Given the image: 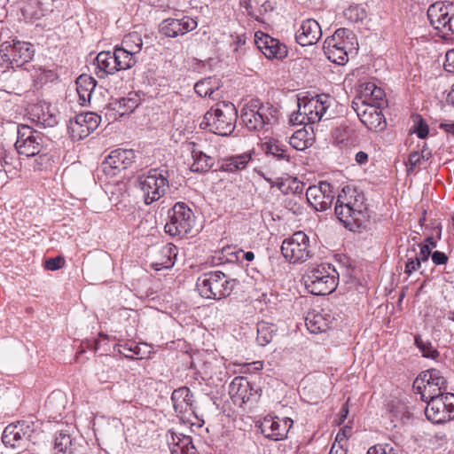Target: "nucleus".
<instances>
[{"mask_svg":"<svg viewBox=\"0 0 454 454\" xmlns=\"http://www.w3.org/2000/svg\"><path fill=\"white\" fill-rule=\"evenodd\" d=\"M427 18L442 38L454 34V3L436 2L431 4L427 10Z\"/></svg>","mask_w":454,"mask_h":454,"instance_id":"11","label":"nucleus"},{"mask_svg":"<svg viewBox=\"0 0 454 454\" xmlns=\"http://www.w3.org/2000/svg\"><path fill=\"white\" fill-rule=\"evenodd\" d=\"M71 445V437L64 433H59L54 441V448L59 452H66Z\"/></svg>","mask_w":454,"mask_h":454,"instance_id":"50","label":"nucleus"},{"mask_svg":"<svg viewBox=\"0 0 454 454\" xmlns=\"http://www.w3.org/2000/svg\"><path fill=\"white\" fill-rule=\"evenodd\" d=\"M421 259H429L432 249L436 247V241L433 237H427L425 241L418 245Z\"/></svg>","mask_w":454,"mask_h":454,"instance_id":"51","label":"nucleus"},{"mask_svg":"<svg viewBox=\"0 0 454 454\" xmlns=\"http://www.w3.org/2000/svg\"><path fill=\"white\" fill-rule=\"evenodd\" d=\"M34 429L31 425L27 422H18L16 424L8 425L2 435V442L5 446L11 448H23L26 443L32 441V434Z\"/></svg>","mask_w":454,"mask_h":454,"instance_id":"18","label":"nucleus"},{"mask_svg":"<svg viewBox=\"0 0 454 454\" xmlns=\"http://www.w3.org/2000/svg\"><path fill=\"white\" fill-rule=\"evenodd\" d=\"M312 144V138L304 129L295 131L290 137V145L296 150L302 151Z\"/></svg>","mask_w":454,"mask_h":454,"instance_id":"41","label":"nucleus"},{"mask_svg":"<svg viewBox=\"0 0 454 454\" xmlns=\"http://www.w3.org/2000/svg\"><path fill=\"white\" fill-rule=\"evenodd\" d=\"M335 192L328 182H320L318 185H311L307 189L308 203L317 211L328 209L334 199Z\"/></svg>","mask_w":454,"mask_h":454,"instance_id":"19","label":"nucleus"},{"mask_svg":"<svg viewBox=\"0 0 454 454\" xmlns=\"http://www.w3.org/2000/svg\"><path fill=\"white\" fill-rule=\"evenodd\" d=\"M356 161L360 165L365 164L368 161V154L362 151L358 152L356 154Z\"/></svg>","mask_w":454,"mask_h":454,"instance_id":"60","label":"nucleus"},{"mask_svg":"<svg viewBox=\"0 0 454 454\" xmlns=\"http://www.w3.org/2000/svg\"><path fill=\"white\" fill-rule=\"evenodd\" d=\"M430 256L433 263L436 266L445 265L449 261L446 254L441 251H434L431 253Z\"/></svg>","mask_w":454,"mask_h":454,"instance_id":"55","label":"nucleus"},{"mask_svg":"<svg viewBox=\"0 0 454 454\" xmlns=\"http://www.w3.org/2000/svg\"><path fill=\"white\" fill-rule=\"evenodd\" d=\"M198 26L197 21L185 15L178 18H168L160 24V32L167 37H177L194 30Z\"/></svg>","mask_w":454,"mask_h":454,"instance_id":"20","label":"nucleus"},{"mask_svg":"<svg viewBox=\"0 0 454 454\" xmlns=\"http://www.w3.org/2000/svg\"><path fill=\"white\" fill-rule=\"evenodd\" d=\"M96 81L91 76L82 74L76 80V90L79 96V103L85 106L90 102L92 92L96 87Z\"/></svg>","mask_w":454,"mask_h":454,"instance_id":"33","label":"nucleus"},{"mask_svg":"<svg viewBox=\"0 0 454 454\" xmlns=\"http://www.w3.org/2000/svg\"><path fill=\"white\" fill-rule=\"evenodd\" d=\"M361 122L370 130L379 132L386 128L387 122L380 106L361 105L352 106Z\"/></svg>","mask_w":454,"mask_h":454,"instance_id":"21","label":"nucleus"},{"mask_svg":"<svg viewBox=\"0 0 454 454\" xmlns=\"http://www.w3.org/2000/svg\"><path fill=\"white\" fill-rule=\"evenodd\" d=\"M333 103V98L327 94L317 95L310 98H299L298 110L291 115L290 121L294 125L317 123L326 115L327 110Z\"/></svg>","mask_w":454,"mask_h":454,"instance_id":"3","label":"nucleus"},{"mask_svg":"<svg viewBox=\"0 0 454 454\" xmlns=\"http://www.w3.org/2000/svg\"><path fill=\"white\" fill-rule=\"evenodd\" d=\"M425 415L433 423L441 424L454 419V395L447 393L424 401Z\"/></svg>","mask_w":454,"mask_h":454,"instance_id":"14","label":"nucleus"},{"mask_svg":"<svg viewBox=\"0 0 454 454\" xmlns=\"http://www.w3.org/2000/svg\"><path fill=\"white\" fill-rule=\"evenodd\" d=\"M277 113L271 104L252 99L242 108L240 118L249 130H268L277 121Z\"/></svg>","mask_w":454,"mask_h":454,"instance_id":"4","label":"nucleus"},{"mask_svg":"<svg viewBox=\"0 0 454 454\" xmlns=\"http://www.w3.org/2000/svg\"><path fill=\"white\" fill-rule=\"evenodd\" d=\"M229 394L234 402L246 403L255 399L257 390L254 391L250 382L242 376L235 377L230 384Z\"/></svg>","mask_w":454,"mask_h":454,"instance_id":"25","label":"nucleus"},{"mask_svg":"<svg viewBox=\"0 0 454 454\" xmlns=\"http://www.w3.org/2000/svg\"><path fill=\"white\" fill-rule=\"evenodd\" d=\"M343 14L351 22L362 21L367 17L366 9L360 4L350 5L344 11Z\"/></svg>","mask_w":454,"mask_h":454,"instance_id":"47","label":"nucleus"},{"mask_svg":"<svg viewBox=\"0 0 454 454\" xmlns=\"http://www.w3.org/2000/svg\"><path fill=\"white\" fill-rule=\"evenodd\" d=\"M30 115L33 121L43 127H53L58 123L59 117L48 104H41L31 108Z\"/></svg>","mask_w":454,"mask_h":454,"instance_id":"29","label":"nucleus"},{"mask_svg":"<svg viewBox=\"0 0 454 454\" xmlns=\"http://www.w3.org/2000/svg\"><path fill=\"white\" fill-rule=\"evenodd\" d=\"M415 345L422 352L424 357L435 359L439 356V352L432 346L428 340H424L420 335L415 336Z\"/></svg>","mask_w":454,"mask_h":454,"instance_id":"48","label":"nucleus"},{"mask_svg":"<svg viewBox=\"0 0 454 454\" xmlns=\"http://www.w3.org/2000/svg\"><path fill=\"white\" fill-rule=\"evenodd\" d=\"M251 160L252 155L249 153L226 157L221 160L219 170L228 173H236L245 169Z\"/></svg>","mask_w":454,"mask_h":454,"instance_id":"32","label":"nucleus"},{"mask_svg":"<svg viewBox=\"0 0 454 454\" xmlns=\"http://www.w3.org/2000/svg\"><path fill=\"white\" fill-rule=\"evenodd\" d=\"M263 148L267 154L273 155L278 159H286L288 160L286 145L280 143L278 140L271 139L263 144Z\"/></svg>","mask_w":454,"mask_h":454,"instance_id":"43","label":"nucleus"},{"mask_svg":"<svg viewBox=\"0 0 454 454\" xmlns=\"http://www.w3.org/2000/svg\"><path fill=\"white\" fill-rule=\"evenodd\" d=\"M350 432V428L345 427L340 429L335 437V442L340 443L343 440L348 437V433Z\"/></svg>","mask_w":454,"mask_h":454,"instance_id":"58","label":"nucleus"},{"mask_svg":"<svg viewBox=\"0 0 454 454\" xmlns=\"http://www.w3.org/2000/svg\"><path fill=\"white\" fill-rule=\"evenodd\" d=\"M121 46L137 55L141 51L143 46L141 35L137 32L126 35L121 41Z\"/></svg>","mask_w":454,"mask_h":454,"instance_id":"42","label":"nucleus"},{"mask_svg":"<svg viewBox=\"0 0 454 454\" xmlns=\"http://www.w3.org/2000/svg\"><path fill=\"white\" fill-rule=\"evenodd\" d=\"M443 66L447 72L454 73V49L447 51Z\"/></svg>","mask_w":454,"mask_h":454,"instance_id":"57","label":"nucleus"},{"mask_svg":"<svg viewBox=\"0 0 454 454\" xmlns=\"http://www.w3.org/2000/svg\"><path fill=\"white\" fill-rule=\"evenodd\" d=\"M246 366L248 371H260L263 368V363L262 361H255L246 364Z\"/></svg>","mask_w":454,"mask_h":454,"instance_id":"61","label":"nucleus"},{"mask_svg":"<svg viewBox=\"0 0 454 454\" xmlns=\"http://www.w3.org/2000/svg\"><path fill=\"white\" fill-rule=\"evenodd\" d=\"M9 160V159H8V157H7V156H5V157L3 159V162H2V164H1V165H2V167H3L4 170V172H5L6 174H12V169L10 168L11 163L9 162V160Z\"/></svg>","mask_w":454,"mask_h":454,"instance_id":"62","label":"nucleus"},{"mask_svg":"<svg viewBox=\"0 0 454 454\" xmlns=\"http://www.w3.org/2000/svg\"><path fill=\"white\" fill-rule=\"evenodd\" d=\"M63 263L61 257L50 258L45 262V268L49 270H57L63 266Z\"/></svg>","mask_w":454,"mask_h":454,"instance_id":"56","label":"nucleus"},{"mask_svg":"<svg viewBox=\"0 0 454 454\" xmlns=\"http://www.w3.org/2000/svg\"><path fill=\"white\" fill-rule=\"evenodd\" d=\"M111 163V160L107 157L102 161L98 168V176L99 178H104L106 181H108L121 173V170L119 169L116 165Z\"/></svg>","mask_w":454,"mask_h":454,"instance_id":"46","label":"nucleus"},{"mask_svg":"<svg viewBox=\"0 0 454 454\" xmlns=\"http://www.w3.org/2000/svg\"><path fill=\"white\" fill-rule=\"evenodd\" d=\"M17 134L15 148L19 154L33 157L40 153L43 147V136L41 132L21 124L18 126Z\"/></svg>","mask_w":454,"mask_h":454,"instance_id":"15","label":"nucleus"},{"mask_svg":"<svg viewBox=\"0 0 454 454\" xmlns=\"http://www.w3.org/2000/svg\"><path fill=\"white\" fill-rule=\"evenodd\" d=\"M335 215L343 225L355 231L369 221V212L363 192L346 186L337 195Z\"/></svg>","mask_w":454,"mask_h":454,"instance_id":"1","label":"nucleus"},{"mask_svg":"<svg viewBox=\"0 0 454 454\" xmlns=\"http://www.w3.org/2000/svg\"><path fill=\"white\" fill-rule=\"evenodd\" d=\"M275 335V327L265 322H261L257 325L256 340L259 345L265 346L269 344Z\"/></svg>","mask_w":454,"mask_h":454,"instance_id":"45","label":"nucleus"},{"mask_svg":"<svg viewBox=\"0 0 454 454\" xmlns=\"http://www.w3.org/2000/svg\"><path fill=\"white\" fill-rule=\"evenodd\" d=\"M234 279H229L222 271H209L200 275L196 287L201 297L220 300L229 296L235 286Z\"/></svg>","mask_w":454,"mask_h":454,"instance_id":"5","label":"nucleus"},{"mask_svg":"<svg viewBox=\"0 0 454 454\" xmlns=\"http://www.w3.org/2000/svg\"><path fill=\"white\" fill-rule=\"evenodd\" d=\"M100 121L101 117L91 112L77 114L69 121L68 124V132L72 140L79 141L90 136L98 127Z\"/></svg>","mask_w":454,"mask_h":454,"instance_id":"16","label":"nucleus"},{"mask_svg":"<svg viewBox=\"0 0 454 454\" xmlns=\"http://www.w3.org/2000/svg\"><path fill=\"white\" fill-rule=\"evenodd\" d=\"M113 53L119 71L129 69L137 63L136 55L121 46H116Z\"/></svg>","mask_w":454,"mask_h":454,"instance_id":"38","label":"nucleus"},{"mask_svg":"<svg viewBox=\"0 0 454 454\" xmlns=\"http://www.w3.org/2000/svg\"><path fill=\"white\" fill-rule=\"evenodd\" d=\"M111 160V164H114L121 170L129 167L135 159V152L128 149H116L111 152L107 156Z\"/></svg>","mask_w":454,"mask_h":454,"instance_id":"36","label":"nucleus"},{"mask_svg":"<svg viewBox=\"0 0 454 454\" xmlns=\"http://www.w3.org/2000/svg\"><path fill=\"white\" fill-rule=\"evenodd\" d=\"M348 414V406L345 404L342 408H341V411L340 412V420H339V423L341 424L345 421V419H347V416Z\"/></svg>","mask_w":454,"mask_h":454,"instance_id":"63","label":"nucleus"},{"mask_svg":"<svg viewBox=\"0 0 454 454\" xmlns=\"http://www.w3.org/2000/svg\"><path fill=\"white\" fill-rule=\"evenodd\" d=\"M255 43L259 50L269 59L282 60L287 57L288 51L286 45L269 35L257 32L255 34Z\"/></svg>","mask_w":454,"mask_h":454,"instance_id":"22","label":"nucleus"},{"mask_svg":"<svg viewBox=\"0 0 454 454\" xmlns=\"http://www.w3.org/2000/svg\"><path fill=\"white\" fill-rule=\"evenodd\" d=\"M322 37L319 23L314 19L303 20L295 33V40L301 46H310Z\"/></svg>","mask_w":454,"mask_h":454,"instance_id":"24","label":"nucleus"},{"mask_svg":"<svg viewBox=\"0 0 454 454\" xmlns=\"http://www.w3.org/2000/svg\"><path fill=\"white\" fill-rule=\"evenodd\" d=\"M192 394L187 387H182L175 389L171 395L174 409L176 412L184 414L188 411H193Z\"/></svg>","mask_w":454,"mask_h":454,"instance_id":"31","label":"nucleus"},{"mask_svg":"<svg viewBox=\"0 0 454 454\" xmlns=\"http://www.w3.org/2000/svg\"><path fill=\"white\" fill-rule=\"evenodd\" d=\"M414 387L426 401L447 394V384L442 372L436 369L423 372L414 381Z\"/></svg>","mask_w":454,"mask_h":454,"instance_id":"12","label":"nucleus"},{"mask_svg":"<svg viewBox=\"0 0 454 454\" xmlns=\"http://www.w3.org/2000/svg\"><path fill=\"white\" fill-rule=\"evenodd\" d=\"M243 257L247 261L251 262L254 259V254L251 251H248V252L244 253Z\"/></svg>","mask_w":454,"mask_h":454,"instance_id":"64","label":"nucleus"},{"mask_svg":"<svg viewBox=\"0 0 454 454\" xmlns=\"http://www.w3.org/2000/svg\"><path fill=\"white\" fill-rule=\"evenodd\" d=\"M277 187L285 194H301L304 184L295 177L288 176L286 178L278 179Z\"/></svg>","mask_w":454,"mask_h":454,"instance_id":"39","label":"nucleus"},{"mask_svg":"<svg viewBox=\"0 0 454 454\" xmlns=\"http://www.w3.org/2000/svg\"><path fill=\"white\" fill-rule=\"evenodd\" d=\"M339 276L330 264H320L305 276V286L314 295L332 294L338 286Z\"/></svg>","mask_w":454,"mask_h":454,"instance_id":"7","label":"nucleus"},{"mask_svg":"<svg viewBox=\"0 0 454 454\" xmlns=\"http://www.w3.org/2000/svg\"><path fill=\"white\" fill-rule=\"evenodd\" d=\"M294 421L287 417L267 415L258 422L262 434L272 441H281L286 438Z\"/></svg>","mask_w":454,"mask_h":454,"instance_id":"17","label":"nucleus"},{"mask_svg":"<svg viewBox=\"0 0 454 454\" xmlns=\"http://www.w3.org/2000/svg\"><path fill=\"white\" fill-rule=\"evenodd\" d=\"M119 352L126 357L134 358V356L140 355V348L136 343L125 342L119 345Z\"/></svg>","mask_w":454,"mask_h":454,"instance_id":"52","label":"nucleus"},{"mask_svg":"<svg viewBox=\"0 0 454 454\" xmlns=\"http://www.w3.org/2000/svg\"><path fill=\"white\" fill-rule=\"evenodd\" d=\"M427 261L428 259H421L420 252L413 245L411 248L407 249L404 255V273L410 276L413 272L420 270L422 263Z\"/></svg>","mask_w":454,"mask_h":454,"instance_id":"34","label":"nucleus"},{"mask_svg":"<svg viewBox=\"0 0 454 454\" xmlns=\"http://www.w3.org/2000/svg\"><path fill=\"white\" fill-rule=\"evenodd\" d=\"M367 454H399L390 444H377L369 448Z\"/></svg>","mask_w":454,"mask_h":454,"instance_id":"53","label":"nucleus"},{"mask_svg":"<svg viewBox=\"0 0 454 454\" xmlns=\"http://www.w3.org/2000/svg\"><path fill=\"white\" fill-rule=\"evenodd\" d=\"M176 255V247L171 243H168L155 252L152 266L155 270H160L161 269H170L175 263Z\"/></svg>","mask_w":454,"mask_h":454,"instance_id":"28","label":"nucleus"},{"mask_svg":"<svg viewBox=\"0 0 454 454\" xmlns=\"http://www.w3.org/2000/svg\"><path fill=\"white\" fill-rule=\"evenodd\" d=\"M196 220L192 210L184 202H176L168 212L165 232L172 237L191 233Z\"/></svg>","mask_w":454,"mask_h":454,"instance_id":"8","label":"nucleus"},{"mask_svg":"<svg viewBox=\"0 0 454 454\" xmlns=\"http://www.w3.org/2000/svg\"><path fill=\"white\" fill-rule=\"evenodd\" d=\"M390 413L393 419L403 422L411 416L408 407L402 402H395L391 404Z\"/></svg>","mask_w":454,"mask_h":454,"instance_id":"49","label":"nucleus"},{"mask_svg":"<svg viewBox=\"0 0 454 454\" xmlns=\"http://www.w3.org/2000/svg\"><path fill=\"white\" fill-rule=\"evenodd\" d=\"M430 156L431 153L426 149V144H424L421 152H411L409 154L407 160L405 161L407 171L409 173L413 172L417 167L420 166L422 160H428Z\"/></svg>","mask_w":454,"mask_h":454,"instance_id":"44","label":"nucleus"},{"mask_svg":"<svg viewBox=\"0 0 454 454\" xmlns=\"http://www.w3.org/2000/svg\"><path fill=\"white\" fill-rule=\"evenodd\" d=\"M418 119L419 121H416L414 127V132L418 135L419 138L424 139L428 135L429 128L427 122L424 121L420 116H419Z\"/></svg>","mask_w":454,"mask_h":454,"instance_id":"54","label":"nucleus"},{"mask_svg":"<svg viewBox=\"0 0 454 454\" xmlns=\"http://www.w3.org/2000/svg\"><path fill=\"white\" fill-rule=\"evenodd\" d=\"M220 88V81L215 77H207L200 80L194 85L195 92L202 98H211L215 99L217 96L215 92Z\"/></svg>","mask_w":454,"mask_h":454,"instance_id":"35","label":"nucleus"},{"mask_svg":"<svg viewBox=\"0 0 454 454\" xmlns=\"http://www.w3.org/2000/svg\"><path fill=\"white\" fill-rule=\"evenodd\" d=\"M35 50L31 43L17 40H9L1 43L0 56L12 68L20 67L28 63Z\"/></svg>","mask_w":454,"mask_h":454,"instance_id":"13","label":"nucleus"},{"mask_svg":"<svg viewBox=\"0 0 454 454\" xmlns=\"http://www.w3.org/2000/svg\"><path fill=\"white\" fill-rule=\"evenodd\" d=\"M333 323V317L323 311L311 310L305 317L307 329L314 334L325 333L330 329Z\"/></svg>","mask_w":454,"mask_h":454,"instance_id":"27","label":"nucleus"},{"mask_svg":"<svg viewBox=\"0 0 454 454\" xmlns=\"http://www.w3.org/2000/svg\"><path fill=\"white\" fill-rule=\"evenodd\" d=\"M238 111L235 106L227 101L216 103L204 115L201 127L220 136L231 135L236 126Z\"/></svg>","mask_w":454,"mask_h":454,"instance_id":"2","label":"nucleus"},{"mask_svg":"<svg viewBox=\"0 0 454 454\" xmlns=\"http://www.w3.org/2000/svg\"><path fill=\"white\" fill-rule=\"evenodd\" d=\"M385 103V93L380 87L373 82H364L360 85L359 96L353 102L352 106L361 105L381 106Z\"/></svg>","mask_w":454,"mask_h":454,"instance_id":"23","label":"nucleus"},{"mask_svg":"<svg viewBox=\"0 0 454 454\" xmlns=\"http://www.w3.org/2000/svg\"><path fill=\"white\" fill-rule=\"evenodd\" d=\"M138 186L143 192L145 203L150 205L159 200L168 188V172L151 169L139 176Z\"/></svg>","mask_w":454,"mask_h":454,"instance_id":"10","label":"nucleus"},{"mask_svg":"<svg viewBox=\"0 0 454 454\" xmlns=\"http://www.w3.org/2000/svg\"><path fill=\"white\" fill-rule=\"evenodd\" d=\"M138 106L137 98H121L111 103V107L119 116L132 113Z\"/></svg>","mask_w":454,"mask_h":454,"instance_id":"40","label":"nucleus"},{"mask_svg":"<svg viewBox=\"0 0 454 454\" xmlns=\"http://www.w3.org/2000/svg\"><path fill=\"white\" fill-rule=\"evenodd\" d=\"M166 439L171 454H194L195 452L192 438L188 435L168 430Z\"/></svg>","mask_w":454,"mask_h":454,"instance_id":"26","label":"nucleus"},{"mask_svg":"<svg viewBox=\"0 0 454 454\" xmlns=\"http://www.w3.org/2000/svg\"><path fill=\"white\" fill-rule=\"evenodd\" d=\"M115 57L111 51L99 52L95 60V74L98 78H105L108 74H113L119 71L115 62Z\"/></svg>","mask_w":454,"mask_h":454,"instance_id":"30","label":"nucleus"},{"mask_svg":"<svg viewBox=\"0 0 454 454\" xmlns=\"http://www.w3.org/2000/svg\"><path fill=\"white\" fill-rule=\"evenodd\" d=\"M193 162L191 165L192 172H207L215 164V159L201 151L192 149Z\"/></svg>","mask_w":454,"mask_h":454,"instance_id":"37","label":"nucleus"},{"mask_svg":"<svg viewBox=\"0 0 454 454\" xmlns=\"http://www.w3.org/2000/svg\"><path fill=\"white\" fill-rule=\"evenodd\" d=\"M355 35L347 28L337 29L324 43V52L333 63L344 65L348 59V52L356 50Z\"/></svg>","mask_w":454,"mask_h":454,"instance_id":"6","label":"nucleus"},{"mask_svg":"<svg viewBox=\"0 0 454 454\" xmlns=\"http://www.w3.org/2000/svg\"><path fill=\"white\" fill-rule=\"evenodd\" d=\"M281 253L290 263H303L313 256V247L305 232L296 231L283 240Z\"/></svg>","mask_w":454,"mask_h":454,"instance_id":"9","label":"nucleus"},{"mask_svg":"<svg viewBox=\"0 0 454 454\" xmlns=\"http://www.w3.org/2000/svg\"><path fill=\"white\" fill-rule=\"evenodd\" d=\"M439 128L443 131L454 136V123L453 122H442Z\"/></svg>","mask_w":454,"mask_h":454,"instance_id":"59","label":"nucleus"}]
</instances>
